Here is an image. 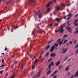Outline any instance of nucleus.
<instances>
[{
  "instance_id": "1",
  "label": "nucleus",
  "mask_w": 78,
  "mask_h": 78,
  "mask_svg": "<svg viewBox=\"0 0 78 78\" xmlns=\"http://www.w3.org/2000/svg\"><path fill=\"white\" fill-rule=\"evenodd\" d=\"M28 2L30 5L31 4H33L34 6L35 5V3H36V2L34 0H28Z\"/></svg>"
},
{
  "instance_id": "2",
  "label": "nucleus",
  "mask_w": 78,
  "mask_h": 78,
  "mask_svg": "<svg viewBox=\"0 0 78 78\" xmlns=\"http://www.w3.org/2000/svg\"><path fill=\"white\" fill-rule=\"evenodd\" d=\"M40 12V10H39L38 12H37L36 13V14L37 15H38V16H39V19H41L42 17V13L41 12Z\"/></svg>"
},
{
  "instance_id": "3",
  "label": "nucleus",
  "mask_w": 78,
  "mask_h": 78,
  "mask_svg": "<svg viewBox=\"0 0 78 78\" xmlns=\"http://www.w3.org/2000/svg\"><path fill=\"white\" fill-rule=\"evenodd\" d=\"M56 1V0H53L52 1H51V2H49L48 4L46 5V7H49V6H50V5L53 3V2H54L55 3Z\"/></svg>"
},
{
  "instance_id": "4",
  "label": "nucleus",
  "mask_w": 78,
  "mask_h": 78,
  "mask_svg": "<svg viewBox=\"0 0 78 78\" xmlns=\"http://www.w3.org/2000/svg\"><path fill=\"white\" fill-rule=\"evenodd\" d=\"M55 46H52L51 47V49L49 50L50 51H51V52H53V51H54V50L55 49Z\"/></svg>"
},
{
  "instance_id": "5",
  "label": "nucleus",
  "mask_w": 78,
  "mask_h": 78,
  "mask_svg": "<svg viewBox=\"0 0 78 78\" xmlns=\"http://www.w3.org/2000/svg\"><path fill=\"white\" fill-rule=\"evenodd\" d=\"M59 30L60 31V33H63V32H64V29L62 27H60Z\"/></svg>"
},
{
  "instance_id": "6",
  "label": "nucleus",
  "mask_w": 78,
  "mask_h": 78,
  "mask_svg": "<svg viewBox=\"0 0 78 78\" xmlns=\"http://www.w3.org/2000/svg\"><path fill=\"white\" fill-rule=\"evenodd\" d=\"M53 62H51V63L49 64V65L48 66V68L49 69H50L51 68V66H53L54 64Z\"/></svg>"
},
{
  "instance_id": "7",
  "label": "nucleus",
  "mask_w": 78,
  "mask_h": 78,
  "mask_svg": "<svg viewBox=\"0 0 78 78\" xmlns=\"http://www.w3.org/2000/svg\"><path fill=\"white\" fill-rule=\"evenodd\" d=\"M56 9L57 10V12H58L59 9H60V11H61V10H62V9H60V6H59L56 7Z\"/></svg>"
},
{
  "instance_id": "8",
  "label": "nucleus",
  "mask_w": 78,
  "mask_h": 78,
  "mask_svg": "<svg viewBox=\"0 0 78 78\" xmlns=\"http://www.w3.org/2000/svg\"><path fill=\"white\" fill-rule=\"evenodd\" d=\"M37 28L38 29V31H39L40 33L42 34V33H43V31L39 30V29H40L39 27H37Z\"/></svg>"
},
{
  "instance_id": "9",
  "label": "nucleus",
  "mask_w": 78,
  "mask_h": 78,
  "mask_svg": "<svg viewBox=\"0 0 78 78\" xmlns=\"http://www.w3.org/2000/svg\"><path fill=\"white\" fill-rule=\"evenodd\" d=\"M56 56V54H55V53H53L52 54H51L50 55V56L51 57L53 56V57H55Z\"/></svg>"
},
{
  "instance_id": "10",
  "label": "nucleus",
  "mask_w": 78,
  "mask_h": 78,
  "mask_svg": "<svg viewBox=\"0 0 78 78\" xmlns=\"http://www.w3.org/2000/svg\"><path fill=\"white\" fill-rule=\"evenodd\" d=\"M60 62H60V61H58V62H56L55 63V64L56 66H59V64H60Z\"/></svg>"
},
{
  "instance_id": "11",
  "label": "nucleus",
  "mask_w": 78,
  "mask_h": 78,
  "mask_svg": "<svg viewBox=\"0 0 78 78\" xmlns=\"http://www.w3.org/2000/svg\"><path fill=\"white\" fill-rule=\"evenodd\" d=\"M78 71L76 72L74 76L75 77H78Z\"/></svg>"
},
{
  "instance_id": "12",
  "label": "nucleus",
  "mask_w": 78,
  "mask_h": 78,
  "mask_svg": "<svg viewBox=\"0 0 78 78\" xmlns=\"http://www.w3.org/2000/svg\"><path fill=\"white\" fill-rule=\"evenodd\" d=\"M67 30H69V32L72 33V30H71V27H68V28H66Z\"/></svg>"
},
{
  "instance_id": "13",
  "label": "nucleus",
  "mask_w": 78,
  "mask_h": 78,
  "mask_svg": "<svg viewBox=\"0 0 78 78\" xmlns=\"http://www.w3.org/2000/svg\"><path fill=\"white\" fill-rule=\"evenodd\" d=\"M64 40H63L61 42H60L59 43V45H62V43H63V42H64Z\"/></svg>"
},
{
  "instance_id": "14",
  "label": "nucleus",
  "mask_w": 78,
  "mask_h": 78,
  "mask_svg": "<svg viewBox=\"0 0 78 78\" xmlns=\"http://www.w3.org/2000/svg\"><path fill=\"white\" fill-rule=\"evenodd\" d=\"M57 72H58V70H57L55 71L54 73L51 75V76H53V75H54L55 74H56V73H57Z\"/></svg>"
},
{
  "instance_id": "15",
  "label": "nucleus",
  "mask_w": 78,
  "mask_h": 78,
  "mask_svg": "<svg viewBox=\"0 0 78 78\" xmlns=\"http://www.w3.org/2000/svg\"><path fill=\"white\" fill-rule=\"evenodd\" d=\"M55 20L57 21V22H60L61 21V20L58 18H56L55 19Z\"/></svg>"
},
{
  "instance_id": "16",
  "label": "nucleus",
  "mask_w": 78,
  "mask_h": 78,
  "mask_svg": "<svg viewBox=\"0 0 78 78\" xmlns=\"http://www.w3.org/2000/svg\"><path fill=\"white\" fill-rule=\"evenodd\" d=\"M67 50H68V49H67V48H66L65 50L63 51V53H65L66 52V51H67Z\"/></svg>"
},
{
  "instance_id": "17",
  "label": "nucleus",
  "mask_w": 78,
  "mask_h": 78,
  "mask_svg": "<svg viewBox=\"0 0 78 78\" xmlns=\"http://www.w3.org/2000/svg\"><path fill=\"white\" fill-rule=\"evenodd\" d=\"M50 27H52V24H49L48 26H47V27L48 28H50Z\"/></svg>"
},
{
  "instance_id": "18",
  "label": "nucleus",
  "mask_w": 78,
  "mask_h": 78,
  "mask_svg": "<svg viewBox=\"0 0 78 78\" xmlns=\"http://www.w3.org/2000/svg\"><path fill=\"white\" fill-rule=\"evenodd\" d=\"M41 74V73L40 72H39L38 73V75H37L36 76V77H38V76H40V75Z\"/></svg>"
},
{
  "instance_id": "19",
  "label": "nucleus",
  "mask_w": 78,
  "mask_h": 78,
  "mask_svg": "<svg viewBox=\"0 0 78 78\" xmlns=\"http://www.w3.org/2000/svg\"><path fill=\"white\" fill-rule=\"evenodd\" d=\"M24 66V64L22 63L21 64V69H23V68Z\"/></svg>"
},
{
  "instance_id": "20",
  "label": "nucleus",
  "mask_w": 78,
  "mask_h": 78,
  "mask_svg": "<svg viewBox=\"0 0 78 78\" xmlns=\"http://www.w3.org/2000/svg\"><path fill=\"white\" fill-rule=\"evenodd\" d=\"M37 62V59H36L34 62V64L35 65L36 64Z\"/></svg>"
},
{
  "instance_id": "21",
  "label": "nucleus",
  "mask_w": 78,
  "mask_h": 78,
  "mask_svg": "<svg viewBox=\"0 0 78 78\" xmlns=\"http://www.w3.org/2000/svg\"><path fill=\"white\" fill-rule=\"evenodd\" d=\"M15 77V75L14 74H13L11 76L10 78H14Z\"/></svg>"
},
{
  "instance_id": "22",
  "label": "nucleus",
  "mask_w": 78,
  "mask_h": 78,
  "mask_svg": "<svg viewBox=\"0 0 78 78\" xmlns=\"http://www.w3.org/2000/svg\"><path fill=\"white\" fill-rule=\"evenodd\" d=\"M50 47V45H48L47 46L46 48V50H47Z\"/></svg>"
},
{
  "instance_id": "23",
  "label": "nucleus",
  "mask_w": 78,
  "mask_h": 78,
  "mask_svg": "<svg viewBox=\"0 0 78 78\" xmlns=\"http://www.w3.org/2000/svg\"><path fill=\"white\" fill-rule=\"evenodd\" d=\"M48 55H49V52H48L45 55V56H46L47 57V56H48Z\"/></svg>"
},
{
  "instance_id": "24",
  "label": "nucleus",
  "mask_w": 78,
  "mask_h": 78,
  "mask_svg": "<svg viewBox=\"0 0 78 78\" xmlns=\"http://www.w3.org/2000/svg\"><path fill=\"white\" fill-rule=\"evenodd\" d=\"M78 22V19L76 20L74 22V23H76V22Z\"/></svg>"
},
{
  "instance_id": "25",
  "label": "nucleus",
  "mask_w": 78,
  "mask_h": 78,
  "mask_svg": "<svg viewBox=\"0 0 78 78\" xmlns=\"http://www.w3.org/2000/svg\"><path fill=\"white\" fill-rule=\"evenodd\" d=\"M67 40H64V42L63 43V44H65V43H66V42H67Z\"/></svg>"
},
{
  "instance_id": "26",
  "label": "nucleus",
  "mask_w": 78,
  "mask_h": 78,
  "mask_svg": "<svg viewBox=\"0 0 78 78\" xmlns=\"http://www.w3.org/2000/svg\"><path fill=\"white\" fill-rule=\"evenodd\" d=\"M51 70H49V71H48V73H47V75H48L50 73H51Z\"/></svg>"
},
{
  "instance_id": "27",
  "label": "nucleus",
  "mask_w": 78,
  "mask_h": 78,
  "mask_svg": "<svg viewBox=\"0 0 78 78\" xmlns=\"http://www.w3.org/2000/svg\"><path fill=\"white\" fill-rule=\"evenodd\" d=\"M72 16V15L71 14V13H70L67 15V17H68V16H69V17H70V16Z\"/></svg>"
},
{
  "instance_id": "28",
  "label": "nucleus",
  "mask_w": 78,
  "mask_h": 78,
  "mask_svg": "<svg viewBox=\"0 0 78 78\" xmlns=\"http://www.w3.org/2000/svg\"><path fill=\"white\" fill-rule=\"evenodd\" d=\"M35 34V32L34 31H33L32 32V35H33V36H34Z\"/></svg>"
},
{
  "instance_id": "29",
  "label": "nucleus",
  "mask_w": 78,
  "mask_h": 78,
  "mask_svg": "<svg viewBox=\"0 0 78 78\" xmlns=\"http://www.w3.org/2000/svg\"><path fill=\"white\" fill-rule=\"evenodd\" d=\"M69 67H66V71H67L69 70Z\"/></svg>"
},
{
  "instance_id": "30",
  "label": "nucleus",
  "mask_w": 78,
  "mask_h": 78,
  "mask_svg": "<svg viewBox=\"0 0 78 78\" xmlns=\"http://www.w3.org/2000/svg\"><path fill=\"white\" fill-rule=\"evenodd\" d=\"M55 47H58V44L56 43L55 44Z\"/></svg>"
},
{
  "instance_id": "31",
  "label": "nucleus",
  "mask_w": 78,
  "mask_h": 78,
  "mask_svg": "<svg viewBox=\"0 0 78 78\" xmlns=\"http://www.w3.org/2000/svg\"><path fill=\"white\" fill-rule=\"evenodd\" d=\"M60 41L61 40L60 39H58L57 41L58 42V43H59Z\"/></svg>"
},
{
  "instance_id": "32",
  "label": "nucleus",
  "mask_w": 78,
  "mask_h": 78,
  "mask_svg": "<svg viewBox=\"0 0 78 78\" xmlns=\"http://www.w3.org/2000/svg\"><path fill=\"white\" fill-rule=\"evenodd\" d=\"M50 8H48V9H47V11H48V12L50 11Z\"/></svg>"
},
{
  "instance_id": "33",
  "label": "nucleus",
  "mask_w": 78,
  "mask_h": 78,
  "mask_svg": "<svg viewBox=\"0 0 78 78\" xmlns=\"http://www.w3.org/2000/svg\"><path fill=\"white\" fill-rule=\"evenodd\" d=\"M75 33H78V29L77 30H76L75 32Z\"/></svg>"
},
{
  "instance_id": "34",
  "label": "nucleus",
  "mask_w": 78,
  "mask_h": 78,
  "mask_svg": "<svg viewBox=\"0 0 78 78\" xmlns=\"http://www.w3.org/2000/svg\"><path fill=\"white\" fill-rule=\"evenodd\" d=\"M2 62L3 64H5V62H4V60H3V59H2Z\"/></svg>"
},
{
  "instance_id": "35",
  "label": "nucleus",
  "mask_w": 78,
  "mask_h": 78,
  "mask_svg": "<svg viewBox=\"0 0 78 78\" xmlns=\"http://www.w3.org/2000/svg\"><path fill=\"white\" fill-rule=\"evenodd\" d=\"M44 51H42V52H41L40 53V55H42V54L43 53H44Z\"/></svg>"
},
{
  "instance_id": "36",
  "label": "nucleus",
  "mask_w": 78,
  "mask_h": 78,
  "mask_svg": "<svg viewBox=\"0 0 78 78\" xmlns=\"http://www.w3.org/2000/svg\"><path fill=\"white\" fill-rule=\"evenodd\" d=\"M75 26H78V23H74Z\"/></svg>"
},
{
  "instance_id": "37",
  "label": "nucleus",
  "mask_w": 78,
  "mask_h": 78,
  "mask_svg": "<svg viewBox=\"0 0 78 78\" xmlns=\"http://www.w3.org/2000/svg\"><path fill=\"white\" fill-rule=\"evenodd\" d=\"M32 69H34L35 66H34L32 65Z\"/></svg>"
},
{
  "instance_id": "38",
  "label": "nucleus",
  "mask_w": 78,
  "mask_h": 78,
  "mask_svg": "<svg viewBox=\"0 0 78 78\" xmlns=\"http://www.w3.org/2000/svg\"><path fill=\"white\" fill-rule=\"evenodd\" d=\"M17 63V61H15L14 62V63L15 64H16Z\"/></svg>"
},
{
  "instance_id": "39",
  "label": "nucleus",
  "mask_w": 78,
  "mask_h": 78,
  "mask_svg": "<svg viewBox=\"0 0 78 78\" xmlns=\"http://www.w3.org/2000/svg\"><path fill=\"white\" fill-rule=\"evenodd\" d=\"M64 37H67V35H65L63 36Z\"/></svg>"
},
{
  "instance_id": "40",
  "label": "nucleus",
  "mask_w": 78,
  "mask_h": 78,
  "mask_svg": "<svg viewBox=\"0 0 78 78\" xmlns=\"http://www.w3.org/2000/svg\"><path fill=\"white\" fill-rule=\"evenodd\" d=\"M4 66H5V65L2 64V65H1V67H4Z\"/></svg>"
},
{
  "instance_id": "41",
  "label": "nucleus",
  "mask_w": 78,
  "mask_h": 78,
  "mask_svg": "<svg viewBox=\"0 0 78 78\" xmlns=\"http://www.w3.org/2000/svg\"><path fill=\"white\" fill-rule=\"evenodd\" d=\"M71 5V3H69L68 4H67V6H70Z\"/></svg>"
},
{
  "instance_id": "42",
  "label": "nucleus",
  "mask_w": 78,
  "mask_h": 78,
  "mask_svg": "<svg viewBox=\"0 0 78 78\" xmlns=\"http://www.w3.org/2000/svg\"><path fill=\"white\" fill-rule=\"evenodd\" d=\"M69 25H70V24H69L67 26V27H66V28H69Z\"/></svg>"
},
{
  "instance_id": "43",
  "label": "nucleus",
  "mask_w": 78,
  "mask_h": 78,
  "mask_svg": "<svg viewBox=\"0 0 78 78\" xmlns=\"http://www.w3.org/2000/svg\"><path fill=\"white\" fill-rule=\"evenodd\" d=\"M18 28V26H16L14 27V29H16V28Z\"/></svg>"
},
{
  "instance_id": "44",
  "label": "nucleus",
  "mask_w": 78,
  "mask_h": 78,
  "mask_svg": "<svg viewBox=\"0 0 78 78\" xmlns=\"http://www.w3.org/2000/svg\"><path fill=\"white\" fill-rule=\"evenodd\" d=\"M3 72H4L3 70L1 71L0 73L1 74H2V73H3Z\"/></svg>"
},
{
  "instance_id": "45",
  "label": "nucleus",
  "mask_w": 78,
  "mask_h": 78,
  "mask_svg": "<svg viewBox=\"0 0 78 78\" xmlns=\"http://www.w3.org/2000/svg\"><path fill=\"white\" fill-rule=\"evenodd\" d=\"M51 59H52V58H51L50 59H49L48 60V61L49 62H50V61H51Z\"/></svg>"
},
{
  "instance_id": "46",
  "label": "nucleus",
  "mask_w": 78,
  "mask_h": 78,
  "mask_svg": "<svg viewBox=\"0 0 78 78\" xmlns=\"http://www.w3.org/2000/svg\"><path fill=\"white\" fill-rule=\"evenodd\" d=\"M77 42V41H76V40H75L74 42V44H76Z\"/></svg>"
},
{
  "instance_id": "47",
  "label": "nucleus",
  "mask_w": 78,
  "mask_h": 78,
  "mask_svg": "<svg viewBox=\"0 0 78 78\" xmlns=\"http://www.w3.org/2000/svg\"><path fill=\"white\" fill-rule=\"evenodd\" d=\"M77 16H78V14H77L76 15H75V17H76Z\"/></svg>"
},
{
  "instance_id": "48",
  "label": "nucleus",
  "mask_w": 78,
  "mask_h": 78,
  "mask_svg": "<svg viewBox=\"0 0 78 78\" xmlns=\"http://www.w3.org/2000/svg\"><path fill=\"white\" fill-rule=\"evenodd\" d=\"M7 49H8V48H5L4 49L5 51H6Z\"/></svg>"
},
{
  "instance_id": "49",
  "label": "nucleus",
  "mask_w": 78,
  "mask_h": 78,
  "mask_svg": "<svg viewBox=\"0 0 78 78\" xmlns=\"http://www.w3.org/2000/svg\"><path fill=\"white\" fill-rule=\"evenodd\" d=\"M67 58H68V56H67L66 57V58L64 60L66 61V59H67Z\"/></svg>"
},
{
  "instance_id": "50",
  "label": "nucleus",
  "mask_w": 78,
  "mask_h": 78,
  "mask_svg": "<svg viewBox=\"0 0 78 78\" xmlns=\"http://www.w3.org/2000/svg\"><path fill=\"white\" fill-rule=\"evenodd\" d=\"M9 3V2L8 1L6 3V5L8 4Z\"/></svg>"
},
{
  "instance_id": "51",
  "label": "nucleus",
  "mask_w": 78,
  "mask_h": 78,
  "mask_svg": "<svg viewBox=\"0 0 78 78\" xmlns=\"http://www.w3.org/2000/svg\"><path fill=\"white\" fill-rule=\"evenodd\" d=\"M59 25V24H57V23H55V25H56L57 26H58Z\"/></svg>"
},
{
  "instance_id": "52",
  "label": "nucleus",
  "mask_w": 78,
  "mask_h": 78,
  "mask_svg": "<svg viewBox=\"0 0 78 78\" xmlns=\"http://www.w3.org/2000/svg\"><path fill=\"white\" fill-rule=\"evenodd\" d=\"M76 53H78V49H77L76 51Z\"/></svg>"
},
{
  "instance_id": "53",
  "label": "nucleus",
  "mask_w": 78,
  "mask_h": 78,
  "mask_svg": "<svg viewBox=\"0 0 78 78\" xmlns=\"http://www.w3.org/2000/svg\"><path fill=\"white\" fill-rule=\"evenodd\" d=\"M69 42H70V44H72V42H73L72 41Z\"/></svg>"
},
{
  "instance_id": "54",
  "label": "nucleus",
  "mask_w": 78,
  "mask_h": 78,
  "mask_svg": "<svg viewBox=\"0 0 78 78\" xmlns=\"http://www.w3.org/2000/svg\"><path fill=\"white\" fill-rule=\"evenodd\" d=\"M59 30H55V33H57V32H58V31H59Z\"/></svg>"
},
{
  "instance_id": "55",
  "label": "nucleus",
  "mask_w": 78,
  "mask_h": 78,
  "mask_svg": "<svg viewBox=\"0 0 78 78\" xmlns=\"http://www.w3.org/2000/svg\"><path fill=\"white\" fill-rule=\"evenodd\" d=\"M51 42H52V40L51 41H50L49 42V44H50V43H51Z\"/></svg>"
},
{
  "instance_id": "56",
  "label": "nucleus",
  "mask_w": 78,
  "mask_h": 78,
  "mask_svg": "<svg viewBox=\"0 0 78 78\" xmlns=\"http://www.w3.org/2000/svg\"><path fill=\"white\" fill-rule=\"evenodd\" d=\"M64 4H63L62 5V6H64Z\"/></svg>"
},
{
  "instance_id": "57",
  "label": "nucleus",
  "mask_w": 78,
  "mask_h": 78,
  "mask_svg": "<svg viewBox=\"0 0 78 78\" xmlns=\"http://www.w3.org/2000/svg\"><path fill=\"white\" fill-rule=\"evenodd\" d=\"M65 49V48H63L62 50L61 51V52H62V51L64 50Z\"/></svg>"
},
{
  "instance_id": "58",
  "label": "nucleus",
  "mask_w": 78,
  "mask_h": 78,
  "mask_svg": "<svg viewBox=\"0 0 78 78\" xmlns=\"http://www.w3.org/2000/svg\"><path fill=\"white\" fill-rule=\"evenodd\" d=\"M66 16H64V19H66Z\"/></svg>"
},
{
  "instance_id": "59",
  "label": "nucleus",
  "mask_w": 78,
  "mask_h": 78,
  "mask_svg": "<svg viewBox=\"0 0 78 78\" xmlns=\"http://www.w3.org/2000/svg\"><path fill=\"white\" fill-rule=\"evenodd\" d=\"M51 20H52V19H49L48 20V21H51Z\"/></svg>"
},
{
  "instance_id": "60",
  "label": "nucleus",
  "mask_w": 78,
  "mask_h": 78,
  "mask_svg": "<svg viewBox=\"0 0 78 78\" xmlns=\"http://www.w3.org/2000/svg\"><path fill=\"white\" fill-rule=\"evenodd\" d=\"M70 75V72H69L68 73V75Z\"/></svg>"
},
{
  "instance_id": "61",
  "label": "nucleus",
  "mask_w": 78,
  "mask_h": 78,
  "mask_svg": "<svg viewBox=\"0 0 78 78\" xmlns=\"http://www.w3.org/2000/svg\"><path fill=\"white\" fill-rule=\"evenodd\" d=\"M69 44H70V42H69L66 45H69Z\"/></svg>"
},
{
  "instance_id": "62",
  "label": "nucleus",
  "mask_w": 78,
  "mask_h": 78,
  "mask_svg": "<svg viewBox=\"0 0 78 78\" xmlns=\"http://www.w3.org/2000/svg\"><path fill=\"white\" fill-rule=\"evenodd\" d=\"M53 78H56V76H54Z\"/></svg>"
},
{
  "instance_id": "63",
  "label": "nucleus",
  "mask_w": 78,
  "mask_h": 78,
  "mask_svg": "<svg viewBox=\"0 0 78 78\" xmlns=\"http://www.w3.org/2000/svg\"><path fill=\"white\" fill-rule=\"evenodd\" d=\"M7 29H8V30H9V29H10L9 27H7Z\"/></svg>"
},
{
  "instance_id": "64",
  "label": "nucleus",
  "mask_w": 78,
  "mask_h": 78,
  "mask_svg": "<svg viewBox=\"0 0 78 78\" xmlns=\"http://www.w3.org/2000/svg\"><path fill=\"white\" fill-rule=\"evenodd\" d=\"M62 66L61 65H60V66L59 67V69H60V68H61V67Z\"/></svg>"
}]
</instances>
